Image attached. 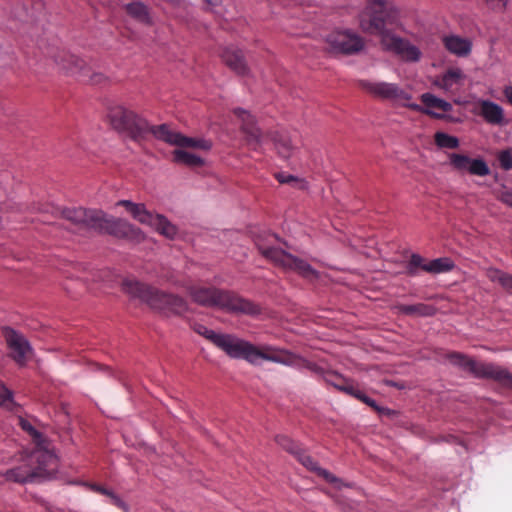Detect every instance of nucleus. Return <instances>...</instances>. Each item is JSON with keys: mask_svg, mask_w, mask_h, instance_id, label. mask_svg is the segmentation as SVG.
Masks as SVG:
<instances>
[{"mask_svg": "<svg viewBox=\"0 0 512 512\" xmlns=\"http://www.w3.org/2000/svg\"><path fill=\"white\" fill-rule=\"evenodd\" d=\"M398 11L388 6L385 0H369L360 14V28L363 32L381 36V45L385 51L393 52L404 60L416 62L421 58L420 49L390 30L387 25L397 22Z\"/></svg>", "mask_w": 512, "mask_h": 512, "instance_id": "obj_1", "label": "nucleus"}, {"mask_svg": "<svg viewBox=\"0 0 512 512\" xmlns=\"http://www.w3.org/2000/svg\"><path fill=\"white\" fill-rule=\"evenodd\" d=\"M40 213L57 216L61 215L69 221L75 232L94 230L108 233L117 237H128L135 228L122 219L108 217L101 210L85 209L82 207L61 209L52 203H46L37 208Z\"/></svg>", "mask_w": 512, "mask_h": 512, "instance_id": "obj_2", "label": "nucleus"}, {"mask_svg": "<svg viewBox=\"0 0 512 512\" xmlns=\"http://www.w3.org/2000/svg\"><path fill=\"white\" fill-rule=\"evenodd\" d=\"M217 340L216 347L224 351L229 357L244 359L253 365L258 364L259 360L262 359L293 366L299 360L295 354L289 351L277 350L271 346H264L259 349L252 343L231 334H221Z\"/></svg>", "mask_w": 512, "mask_h": 512, "instance_id": "obj_3", "label": "nucleus"}, {"mask_svg": "<svg viewBox=\"0 0 512 512\" xmlns=\"http://www.w3.org/2000/svg\"><path fill=\"white\" fill-rule=\"evenodd\" d=\"M192 300L205 307H216L231 313L254 316L260 313V307L238 294L216 287L189 286Z\"/></svg>", "mask_w": 512, "mask_h": 512, "instance_id": "obj_4", "label": "nucleus"}, {"mask_svg": "<svg viewBox=\"0 0 512 512\" xmlns=\"http://www.w3.org/2000/svg\"><path fill=\"white\" fill-rule=\"evenodd\" d=\"M125 293L146 303L153 310L165 315H182L188 309L187 302L180 296L163 292L135 279H125L122 282Z\"/></svg>", "mask_w": 512, "mask_h": 512, "instance_id": "obj_5", "label": "nucleus"}, {"mask_svg": "<svg viewBox=\"0 0 512 512\" xmlns=\"http://www.w3.org/2000/svg\"><path fill=\"white\" fill-rule=\"evenodd\" d=\"M153 135L178 148L173 151V161L177 164H184L189 167H200L204 165V159L200 156L184 150L193 148L200 150H209L212 143L202 138H192L178 133L176 130H150Z\"/></svg>", "mask_w": 512, "mask_h": 512, "instance_id": "obj_6", "label": "nucleus"}, {"mask_svg": "<svg viewBox=\"0 0 512 512\" xmlns=\"http://www.w3.org/2000/svg\"><path fill=\"white\" fill-rule=\"evenodd\" d=\"M277 238L275 235H270L266 242L261 240L256 241V246L259 252L274 265L281 267L286 271H294L306 279H314L318 277V273L306 261L293 256L290 253L273 246Z\"/></svg>", "mask_w": 512, "mask_h": 512, "instance_id": "obj_7", "label": "nucleus"}, {"mask_svg": "<svg viewBox=\"0 0 512 512\" xmlns=\"http://www.w3.org/2000/svg\"><path fill=\"white\" fill-rule=\"evenodd\" d=\"M34 481L51 479L59 467L58 456L50 440L34 429Z\"/></svg>", "mask_w": 512, "mask_h": 512, "instance_id": "obj_8", "label": "nucleus"}, {"mask_svg": "<svg viewBox=\"0 0 512 512\" xmlns=\"http://www.w3.org/2000/svg\"><path fill=\"white\" fill-rule=\"evenodd\" d=\"M118 205L124 206L132 217L138 222L154 228L161 235L173 239L177 234V227L165 216L153 214L144 204L133 203L129 200H120Z\"/></svg>", "mask_w": 512, "mask_h": 512, "instance_id": "obj_9", "label": "nucleus"}, {"mask_svg": "<svg viewBox=\"0 0 512 512\" xmlns=\"http://www.w3.org/2000/svg\"><path fill=\"white\" fill-rule=\"evenodd\" d=\"M106 117L112 128H170L167 123L149 125L145 118L122 105L109 106Z\"/></svg>", "mask_w": 512, "mask_h": 512, "instance_id": "obj_10", "label": "nucleus"}, {"mask_svg": "<svg viewBox=\"0 0 512 512\" xmlns=\"http://www.w3.org/2000/svg\"><path fill=\"white\" fill-rule=\"evenodd\" d=\"M327 52L333 55H353L364 48L362 37L351 33L349 30L335 31L327 35Z\"/></svg>", "mask_w": 512, "mask_h": 512, "instance_id": "obj_11", "label": "nucleus"}, {"mask_svg": "<svg viewBox=\"0 0 512 512\" xmlns=\"http://www.w3.org/2000/svg\"><path fill=\"white\" fill-rule=\"evenodd\" d=\"M422 105L404 103L405 106L422 113H425L435 119H444L449 122H455L457 119L450 116V112L453 108L450 102H447L432 93H424L421 95Z\"/></svg>", "mask_w": 512, "mask_h": 512, "instance_id": "obj_12", "label": "nucleus"}, {"mask_svg": "<svg viewBox=\"0 0 512 512\" xmlns=\"http://www.w3.org/2000/svg\"><path fill=\"white\" fill-rule=\"evenodd\" d=\"M453 268L454 262L450 258H437L426 263L419 254H412L406 265V273L409 276H416L418 271L422 270L431 274H440L451 271Z\"/></svg>", "mask_w": 512, "mask_h": 512, "instance_id": "obj_13", "label": "nucleus"}, {"mask_svg": "<svg viewBox=\"0 0 512 512\" xmlns=\"http://www.w3.org/2000/svg\"><path fill=\"white\" fill-rule=\"evenodd\" d=\"M48 54L65 74L75 76L79 80L82 76H88L89 66L78 56L64 49L49 51Z\"/></svg>", "mask_w": 512, "mask_h": 512, "instance_id": "obj_14", "label": "nucleus"}, {"mask_svg": "<svg viewBox=\"0 0 512 512\" xmlns=\"http://www.w3.org/2000/svg\"><path fill=\"white\" fill-rule=\"evenodd\" d=\"M48 54L65 74L75 76L79 80L82 76H88L89 66L78 56L64 49L49 51Z\"/></svg>", "mask_w": 512, "mask_h": 512, "instance_id": "obj_15", "label": "nucleus"}, {"mask_svg": "<svg viewBox=\"0 0 512 512\" xmlns=\"http://www.w3.org/2000/svg\"><path fill=\"white\" fill-rule=\"evenodd\" d=\"M446 359L453 365L460 367L464 371L473 374L476 378L488 379L493 372L494 363L477 362L467 355L460 352H449Z\"/></svg>", "mask_w": 512, "mask_h": 512, "instance_id": "obj_16", "label": "nucleus"}, {"mask_svg": "<svg viewBox=\"0 0 512 512\" xmlns=\"http://www.w3.org/2000/svg\"><path fill=\"white\" fill-rule=\"evenodd\" d=\"M359 84L364 90L382 99L403 101L404 104L412 98L409 93L402 90L396 84L385 82L373 83L367 80H361Z\"/></svg>", "mask_w": 512, "mask_h": 512, "instance_id": "obj_17", "label": "nucleus"}, {"mask_svg": "<svg viewBox=\"0 0 512 512\" xmlns=\"http://www.w3.org/2000/svg\"><path fill=\"white\" fill-rule=\"evenodd\" d=\"M449 164L458 172H468L480 177L490 173V168L483 159H472L464 154H449Z\"/></svg>", "mask_w": 512, "mask_h": 512, "instance_id": "obj_18", "label": "nucleus"}, {"mask_svg": "<svg viewBox=\"0 0 512 512\" xmlns=\"http://www.w3.org/2000/svg\"><path fill=\"white\" fill-rule=\"evenodd\" d=\"M2 331L9 350V355L18 364L23 365L26 360V354L30 349L29 342L22 334L12 328L4 327Z\"/></svg>", "mask_w": 512, "mask_h": 512, "instance_id": "obj_19", "label": "nucleus"}, {"mask_svg": "<svg viewBox=\"0 0 512 512\" xmlns=\"http://www.w3.org/2000/svg\"><path fill=\"white\" fill-rule=\"evenodd\" d=\"M225 65L239 76H245L249 73V67L246 62L244 52L235 47H225L220 54Z\"/></svg>", "mask_w": 512, "mask_h": 512, "instance_id": "obj_20", "label": "nucleus"}, {"mask_svg": "<svg viewBox=\"0 0 512 512\" xmlns=\"http://www.w3.org/2000/svg\"><path fill=\"white\" fill-rule=\"evenodd\" d=\"M126 14L134 19L135 21L145 24L152 25L153 21L150 15L149 7L142 1H133L124 5Z\"/></svg>", "mask_w": 512, "mask_h": 512, "instance_id": "obj_21", "label": "nucleus"}, {"mask_svg": "<svg viewBox=\"0 0 512 512\" xmlns=\"http://www.w3.org/2000/svg\"><path fill=\"white\" fill-rule=\"evenodd\" d=\"M445 48L459 57L468 56L472 49V43L467 38L456 35L446 36L443 39Z\"/></svg>", "mask_w": 512, "mask_h": 512, "instance_id": "obj_22", "label": "nucleus"}, {"mask_svg": "<svg viewBox=\"0 0 512 512\" xmlns=\"http://www.w3.org/2000/svg\"><path fill=\"white\" fill-rule=\"evenodd\" d=\"M481 115L491 125H504L503 109L492 101H483L481 104Z\"/></svg>", "mask_w": 512, "mask_h": 512, "instance_id": "obj_23", "label": "nucleus"}, {"mask_svg": "<svg viewBox=\"0 0 512 512\" xmlns=\"http://www.w3.org/2000/svg\"><path fill=\"white\" fill-rule=\"evenodd\" d=\"M297 460L305 466L307 469L316 472L319 476L323 477L329 483H336L338 479L331 474L329 471L322 469L318 466L317 462H315L309 455L300 450L299 454L295 456Z\"/></svg>", "mask_w": 512, "mask_h": 512, "instance_id": "obj_24", "label": "nucleus"}, {"mask_svg": "<svg viewBox=\"0 0 512 512\" xmlns=\"http://www.w3.org/2000/svg\"><path fill=\"white\" fill-rule=\"evenodd\" d=\"M396 308L399 313L408 316L429 317L436 313L435 307L424 303H417L413 305L400 304Z\"/></svg>", "mask_w": 512, "mask_h": 512, "instance_id": "obj_25", "label": "nucleus"}, {"mask_svg": "<svg viewBox=\"0 0 512 512\" xmlns=\"http://www.w3.org/2000/svg\"><path fill=\"white\" fill-rule=\"evenodd\" d=\"M7 481L25 483L32 478V465L27 460L23 465L9 469L4 474Z\"/></svg>", "mask_w": 512, "mask_h": 512, "instance_id": "obj_26", "label": "nucleus"}, {"mask_svg": "<svg viewBox=\"0 0 512 512\" xmlns=\"http://www.w3.org/2000/svg\"><path fill=\"white\" fill-rule=\"evenodd\" d=\"M0 407L15 414L21 412L20 405L14 401L13 392L4 384H0Z\"/></svg>", "mask_w": 512, "mask_h": 512, "instance_id": "obj_27", "label": "nucleus"}, {"mask_svg": "<svg viewBox=\"0 0 512 512\" xmlns=\"http://www.w3.org/2000/svg\"><path fill=\"white\" fill-rule=\"evenodd\" d=\"M465 78L460 68H449L441 78L439 85L444 89H450L454 84L460 83Z\"/></svg>", "mask_w": 512, "mask_h": 512, "instance_id": "obj_28", "label": "nucleus"}, {"mask_svg": "<svg viewBox=\"0 0 512 512\" xmlns=\"http://www.w3.org/2000/svg\"><path fill=\"white\" fill-rule=\"evenodd\" d=\"M489 380H493L505 388L512 389V373L497 364H495Z\"/></svg>", "mask_w": 512, "mask_h": 512, "instance_id": "obj_29", "label": "nucleus"}, {"mask_svg": "<svg viewBox=\"0 0 512 512\" xmlns=\"http://www.w3.org/2000/svg\"><path fill=\"white\" fill-rule=\"evenodd\" d=\"M488 277L491 281L499 283L504 290L512 294V275L495 269L489 271Z\"/></svg>", "mask_w": 512, "mask_h": 512, "instance_id": "obj_30", "label": "nucleus"}, {"mask_svg": "<svg viewBox=\"0 0 512 512\" xmlns=\"http://www.w3.org/2000/svg\"><path fill=\"white\" fill-rule=\"evenodd\" d=\"M434 140L439 148L456 149L459 146L457 137L443 132H437L434 136Z\"/></svg>", "mask_w": 512, "mask_h": 512, "instance_id": "obj_31", "label": "nucleus"}, {"mask_svg": "<svg viewBox=\"0 0 512 512\" xmlns=\"http://www.w3.org/2000/svg\"><path fill=\"white\" fill-rule=\"evenodd\" d=\"M233 114L241 121L240 128H253L257 123L256 117L243 108L233 109Z\"/></svg>", "mask_w": 512, "mask_h": 512, "instance_id": "obj_32", "label": "nucleus"}, {"mask_svg": "<svg viewBox=\"0 0 512 512\" xmlns=\"http://www.w3.org/2000/svg\"><path fill=\"white\" fill-rule=\"evenodd\" d=\"M276 442L279 446H281L283 449H285L287 452L291 453L292 455L296 456L299 454L300 450L302 449L299 444L294 442L292 439L285 435H278L276 437Z\"/></svg>", "mask_w": 512, "mask_h": 512, "instance_id": "obj_33", "label": "nucleus"}, {"mask_svg": "<svg viewBox=\"0 0 512 512\" xmlns=\"http://www.w3.org/2000/svg\"><path fill=\"white\" fill-rule=\"evenodd\" d=\"M275 147L277 149L278 154L285 159L289 158L294 150L291 141L285 137L276 139Z\"/></svg>", "mask_w": 512, "mask_h": 512, "instance_id": "obj_34", "label": "nucleus"}, {"mask_svg": "<svg viewBox=\"0 0 512 512\" xmlns=\"http://www.w3.org/2000/svg\"><path fill=\"white\" fill-rule=\"evenodd\" d=\"M193 330L205 337L207 340H209L210 342H212L215 346H216V343H217V339L220 337L221 333H216L214 332L213 330H210L208 329L206 326L202 325V324H198V323H195L193 325Z\"/></svg>", "mask_w": 512, "mask_h": 512, "instance_id": "obj_35", "label": "nucleus"}, {"mask_svg": "<svg viewBox=\"0 0 512 512\" xmlns=\"http://www.w3.org/2000/svg\"><path fill=\"white\" fill-rule=\"evenodd\" d=\"M80 81L90 85H101L107 81V77L100 72L91 73V69L89 68L88 76H82Z\"/></svg>", "mask_w": 512, "mask_h": 512, "instance_id": "obj_36", "label": "nucleus"}, {"mask_svg": "<svg viewBox=\"0 0 512 512\" xmlns=\"http://www.w3.org/2000/svg\"><path fill=\"white\" fill-rule=\"evenodd\" d=\"M275 178L281 184H292V185H299V187H301V188L304 187V183L302 180H300L297 177L290 175V174H286L283 172L276 173Z\"/></svg>", "mask_w": 512, "mask_h": 512, "instance_id": "obj_37", "label": "nucleus"}, {"mask_svg": "<svg viewBox=\"0 0 512 512\" xmlns=\"http://www.w3.org/2000/svg\"><path fill=\"white\" fill-rule=\"evenodd\" d=\"M354 398L360 400L361 402L365 403L366 405L370 406L374 410L378 411L379 413H384V411H387L386 409H381L375 402V400L368 397L363 391H361L359 388L356 390V393L354 395Z\"/></svg>", "mask_w": 512, "mask_h": 512, "instance_id": "obj_38", "label": "nucleus"}, {"mask_svg": "<svg viewBox=\"0 0 512 512\" xmlns=\"http://www.w3.org/2000/svg\"><path fill=\"white\" fill-rule=\"evenodd\" d=\"M354 398L360 400L361 402L365 403L366 405L370 406L374 410L378 411L379 413H384V411H387L386 409H381L375 402V400L368 397L363 391H361L359 388L356 390V393L354 395Z\"/></svg>", "mask_w": 512, "mask_h": 512, "instance_id": "obj_39", "label": "nucleus"}, {"mask_svg": "<svg viewBox=\"0 0 512 512\" xmlns=\"http://www.w3.org/2000/svg\"><path fill=\"white\" fill-rule=\"evenodd\" d=\"M354 398L360 400L361 402L365 403L366 405L370 406L374 410L378 411L379 413H384V411H387L386 409H381L375 402V400L368 397L363 391H361L359 388L356 390V393L354 395Z\"/></svg>", "mask_w": 512, "mask_h": 512, "instance_id": "obj_40", "label": "nucleus"}, {"mask_svg": "<svg viewBox=\"0 0 512 512\" xmlns=\"http://www.w3.org/2000/svg\"><path fill=\"white\" fill-rule=\"evenodd\" d=\"M354 398L360 400L361 402L365 403L366 405L370 406L374 410L378 411L379 413H384V411H387L386 409H381L375 402V400L368 397L363 391H361L359 388L356 390V393L354 395Z\"/></svg>", "mask_w": 512, "mask_h": 512, "instance_id": "obj_41", "label": "nucleus"}, {"mask_svg": "<svg viewBox=\"0 0 512 512\" xmlns=\"http://www.w3.org/2000/svg\"><path fill=\"white\" fill-rule=\"evenodd\" d=\"M337 379L339 380V382H333V385L340 391L348 394V395H351L354 397L355 393H356V390L358 389L357 386L353 385L352 383H348L347 381H345L344 379H340L339 377H337Z\"/></svg>", "mask_w": 512, "mask_h": 512, "instance_id": "obj_42", "label": "nucleus"}, {"mask_svg": "<svg viewBox=\"0 0 512 512\" xmlns=\"http://www.w3.org/2000/svg\"><path fill=\"white\" fill-rule=\"evenodd\" d=\"M498 159L502 169H512V153L510 151H502Z\"/></svg>", "mask_w": 512, "mask_h": 512, "instance_id": "obj_43", "label": "nucleus"}, {"mask_svg": "<svg viewBox=\"0 0 512 512\" xmlns=\"http://www.w3.org/2000/svg\"><path fill=\"white\" fill-rule=\"evenodd\" d=\"M107 497L109 498L110 503L112 505L118 507L119 509H122L125 512L128 511L127 504L117 494H115L113 491H110Z\"/></svg>", "mask_w": 512, "mask_h": 512, "instance_id": "obj_44", "label": "nucleus"}, {"mask_svg": "<svg viewBox=\"0 0 512 512\" xmlns=\"http://www.w3.org/2000/svg\"><path fill=\"white\" fill-rule=\"evenodd\" d=\"M499 200L504 204L512 207V191L506 190L501 192L499 195Z\"/></svg>", "mask_w": 512, "mask_h": 512, "instance_id": "obj_45", "label": "nucleus"}, {"mask_svg": "<svg viewBox=\"0 0 512 512\" xmlns=\"http://www.w3.org/2000/svg\"><path fill=\"white\" fill-rule=\"evenodd\" d=\"M18 422L19 424L21 425V427L26 431L28 432L29 434L32 435V424L25 420L24 418H22L21 416L18 417Z\"/></svg>", "mask_w": 512, "mask_h": 512, "instance_id": "obj_46", "label": "nucleus"}, {"mask_svg": "<svg viewBox=\"0 0 512 512\" xmlns=\"http://www.w3.org/2000/svg\"><path fill=\"white\" fill-rule=\"evenodd\" d=\"M487 4L490 5L492 8L500 7L505 8L507 5L508 0H486Z\"/></svg>", "mask_w": 512, "mask_h": 512, "instance_id": "obj_47", "label": "nucleus"}, {"mask_svg": "<svg viewBox=\"0 0 512 512\" xmlns=\"http://www.w3.org/2000/svg\"><path fill=\"white\" fill-rule=\"evenodd\" d=\"M91 489L94 492H97V493L105 495V496H108L109 492L111 491V490H109L101 485H97V484L91 485Z\"/></svg>", "mask_w": 512, "mask_h": 512, "instance_id": "obj_48", "label": "nucleus"}, {"mask_svg": "<svg viewBox=\"0 0 512 512\" xmlns=\"http://www.w3.org/2000/svg\"><path fill=\"white\" fill-rule=\"evenodd\" d=\"M504 95L509 101V103L512 105V86H507L504 89Z\"/></svg>", "mask_w": 512, "mask_h": 512, "instance_id": "obj_49", "label": "nucleus"}, {"mask_svg": "<svg viewBox=\"0 0 512 512\" xmlns=\"http://www.w3.org/2000/svg\"><path fill=\"white\" fill-rule=\"evenodd\" d=\"M205 3L209 4V5H216L217 4V0H203Z\"/></svg>", "mask_w": 512, "mask_h": 512, "instance_id": "obj_50", "label": "nucleus"}, {"mask_svg": "<svg viewBox=\"0 0 512 512\" xmlns=\"http://www.w3.org/2000/svg\"><path fill=\"white\" fill-rule=\"evenodd\" d=\"M39 221H41V222H43V223H48V222H50V221H49V218H48V217H46V216H44L43 218L39 219Z\"/></svg>", "mask_w": 512, "mask_h": 512, "instance_id": "obj_51", "label": "nucleus"}, {"mask_svg": "<svg viewBox=\"0 0 512 512\" xmlns=\"http://www.w3.org/2000/svg\"><path fill=\"white\" fill-rule=\"evenodd\" d=\"M180 0H170V3H177L179 2Z\"/></svg>", "mask_w": 512, "mask_h": 512, "instance_id": "obj_52", "label": "nucleus"}]
</instances>
